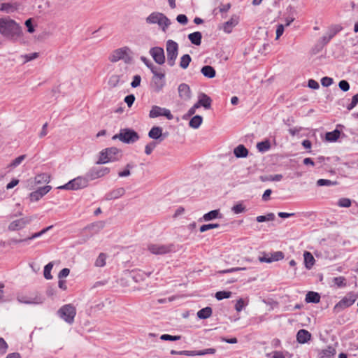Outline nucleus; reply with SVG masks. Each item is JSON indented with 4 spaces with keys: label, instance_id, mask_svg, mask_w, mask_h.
<instances>
[{
    "label": "nucleus",
    "instance_id": "1a4fd4ad",
    "mask_svg": "<svg viewBox=\"0 0 358 358\" xmlns=\"http://www.w3.org/2000/svg\"><path fill=\"white\" fill-rule=\"evenodd\" d=\"M89 180L90 179H88V178L77 177L69 181L68 183L59 187L58 188L69 190H77L87 187Z\"/></svg>",
    "mask_w": 358,
    "mask_h": 358
},
{
    "label": "nucleus",
    "instance_id": "412c9836",
    "mask_svg": "<svg viewBox=\"0 0 358 358\" xmlns=\"http://www.w3.org/2000/svg\"><path fill=\"white\" fill-rule=\"evenodd\" d=\"M178 94L181 99L187 101L191 97V90L188 85L182 83L178 88Z\"/></svg>",
    "mask_w": 358,
    "mask_h": 358
},
{
    "label": "nucleus",
    "instance_id": "f3484780",
    "mask_svg": "<svg viewBox=\"0 0 358 358\" xmlns=\"http://www.w3.org/2000/svg\"><path fill=\"white\" fill-rule=\"evenodd\" d=\"M17 300L20 303H27V304H41L43 303V298L36 294L35 296H28L24 295H19L17 296Z\"/></svg>",
    "mask_w": 358,
    "mask_h": 358
},
{
    "label": "nucleus",
    "instance_id": "f704fd0d",
    "mask_svg": "<svg viewBox=\"0 0 358 358\" xmlns=\"http://www.w3.org/2000/svg\"><path fill=\"white\" fill-rule=\"evenodd\" d=\"M320 300V296L317 292H308L306 296V301L308 303H318Z\"/></svg>",
    "mask_w": 358,
    "mask_h": 358
},
{
    "label": "nucleus",
    "instance_id": "0eeeda50",
    "mask_svg": "<svg viewBox=\"0 0 358 358\" xmlns=\"http://www.w3.org/2000/svg\"><path fill=\"white\" fill-rule=\"evenodd\" d=\"M113 138H118L122 142L126 143H132L138 140L139 136L134 130L129 129H122L120 130V133L115 135Z\"/></svg>",
    "mask_w": 358,
    "mask_h": 358
},
{
    "label": "nucleus",
    "instance_id": "c03bdc74",
    "mask_svg": "<svg viewBox=\"0 0 358 358\" xmlns=\"http://www.w3.org/2000/svg\"><path fill=\"white\" fill-rule=\"evenodd\" d=\"M231 296V292L229 291H219L215 294V298L217 300H222L224 299H228Z\"/></svg>",
    "mask_w": 358,
    "mask_h": 358
},
{
    "label": "nucleus",
    "instance_id": "a19ab883",
    "mask_svg": "<svg viewBox=\"0 0 358 358\" xmlns=\"http://www.w3.org/2000/svg\"><path fill=\"white\" fill-rule=\"evenodd\" d=\"M257 148L259 152H266L270 149L271 144L268 141H264L258 143Z\"/></svg>",
    "mask_w": 358,
    "mask_h": 358
},
{
    "label": "nucleus",
    "instance_id": "3c124183",
    "mask_svg": "<svg viewBox=\"0 0 358 358\" xmlns=\"http://www.w3.org/2000/svg\"><path fill=\"white\" fill-rule=\"evenodd\" d=\"M25 26L27 28V31L29 33H34L35 31V29L33 24V20L31 18L27 19L24 22Z\"/></svg>",
    "mask_w": 358,
    "mask_h": 358
},
{
    "label": "nucleus",
    "instance_id": "4c0bfd02",
    "mask_svg": "<svg viewBox=\"0 0 358 358\" xmlns=\"http://www.w3.org/2000/svg\"><path fill=\"white\" fill-rule=\"evenodd\" d=\"M125 193V189L122 187L117 188L116 189L113 190L109 194L108 198L112 199H117Z\"/></svg>",
    "mask_w": 358,
    "mask_h": 358
},
{
    "label": "nucleus",
    "instance_id": "c85d7f7f",
    "mask_svg": "<svg viewBox=\"0 0 358 358\" xmlns=\"http://www.w3.org/2000/svg\"><path fill=\"white\" fill-rule=\"evenodd\" d=\"M17 9V6L16 3H3L1 4L0 10L3 12H6L7 13H10L14 12Z\"/></svg>",
    "mask_w": 358,
    "mask_h": 358
},
{
    "label": "nucleus",
    "instance_id": "c9c22d12",
    "mask_svg": "<svg viewBox=\"0 0 358 358\" xmlns=\"http://www.w3.org/2000/svg\"><path fill=\"white\" fill-rule=\"evenodd\" d=\"M203 118L201 115L194 116L189 121V125L193 129H198L202 124Z\"/></svg>",
    "mask_w": 358,
    "mask_h": 358
},
{
    "label": "nucleus",
    "instance_id": "4468645a",
    "mask_svg": "<svg viewBox=\"0 0 358 358\" xmlns=\"http://www.w3.org/2000/svg\"><path fill=\"white\" fill-rule=\"evenodd\" d=\"M110 172V169L108 167H94L87 173V178L92 180L101 178Z\"/></svg>",
    "mask_w": 358,
    "mask_h": 358
},
{
    "label": "nucleus",
    "instance_id": "cd10ccee",
    "mask_svg": "<svg viewBox=\"0 0 358 358\" xmlns=\"http://www.w3.org/2000/svg\"><path fill=\"white\" fill-rule=\"evenodd\" d=\"M341 136V131L335 129L333 131L327 132L325 134V139L329 142H336Z\"/></svg>",
    "mask_w": 358,
    "mask_h": 358
},
{
    "label": "nucleus",
    "instance_id": "e2e57ef3",
    "mask_svg": "<svg viewBox=\"0 0 358 358\" xmlns=\"http://www.w3.org/2000/svg\"><path fill=\"white\" fill-rule=\"evenodd\" d=\"M141 81V78L140 76L136 75L134 77L133 80L131 83L132 87H137L140 85Z\"/></svg>",
    "mask_w": 358,
    "mask_h": 358
},
{
    "label": "nucleus",
    "instance_id": "de8ad7c7",
    "mask_svg": "<svg viewBox=\"0 0 358 358\" xmlns=\"http://www.w3.org/2000/svg\"><path fill=\"white\" fill-rule=\"evenodd\" d=\"M219 227H220L219 224H203L200 227L199 231H200V232H205V231L212 229L218 228Z\"/></svg>",
    "mask_w": 358,
    "mask_h": 358
},
{
    "label": "nucleus",
    "instance_id": "774afa93",
    "mask_svg": "<svg viewBox=\"0 0 358 358\" xmlns=\"http://www.w3.org/2000/svg\"><path fill=\"white\" fill-rule=\"evenodd\" d=\"M70 273V270L67 268H64L60 271L59 273L58 277L59 278H66L67 277Z\"/></svg>",
    "mask_w": 358,
    "mask_h": 358
},
{
    "label": "nucleus",
    "instance_id": "7ed1b4c3",
    "mask_svg": "<svg viewBox=\"0 0 358 358\" xmlns=\"http://www.w3.org/2000/svg\"><path fill=\"white\" fill-rule=\"evenodd\" d=\"M131 55L132 52L131 49L127 46H124L113 51L110 55L108 59L112 62H115L122 59L126 64H131L133 62Z\"/></svg>",
    "mask_w": 358,
    "mask_h": 358
},
{
    "label": "nucleus",
    "instance_id": "20e7f679",
    "mask_svg": "<svg viewBox=\"0 0 358 358\" xmlns=\"http://www.w3.org/2000/svg\"><path fill=\"white\" fill-rule=\"evenodd\" d=\"M121 157L120 151L116 148L112 147L102 150L99 153L98 164H106L115 162Z\"/></svg>",
    "mask_w": 358,
    "mask_h": 358
},
{
    "label": "nucleus",
    "instance_id": "338daca9",
    "mask_svg": "<svg viewBox=\"0 0 358 358\" xmlns=\"http://www.w3.org/2000/svg\"><path fill=\"white\" fill-rule=\"evenodd\" d=\"M308 86L310 88L313 89V90H317L320 87L319 83L317 81H315V80H313V79H310L308 80Z\"/></svg>",
    "mask_w": 358,
    "mask_h": 358
},
{
    "label": "nucleus",
    "instance_id": "6e6552de",
    "mask_svg": "<svg viewBox=\"0 0 358 358\" xmlns=\"http://www.w3.org/2000/svg\"><path fill=\"white\" fill-rule=\"evenodd\" d=\"M148 250L153 255H163L174 251V245H163L159 243H151L148 245Z\"/></svg>",
    "mask_w": 358,
    "mask_h": 358
},
{
    "label": "nucleus",
    "instance_id": "37998d69",
    "mask_svg": "<svg viewBox=\"0 0 358 358\" xmlns=\"http://www.w3.org/2000/svg\"><path fill=\"white\" fill-rule=\"evenodd\" d=\"M333 282L338 287L346 286V279L343 276L334 278Z\"/></svg>",
    "mask_w": 358,
    "mask_h": 358
},
{
    "label": "nucleus",
    "instance_id": "b1692460",
    "mask_svg": "<svg viewBox=\"0 0 358 358\" xmlns=\"http://www.w3.org/2000/svg\"><path fill=\"white\" fill-rule=\"evenodd\" d=\"M311 334L306 329H300L296 334V340L299 343H306L310 340Z\"/></svg>",
    "mask_w": 358,
    "mask_h": 358
},
{
    "label": "nucleus",
    "instance_id": "ea45409f",
    "mask_svg": "<svg viewBox=\"0 0 358 358\" xmlns=\"http://www.w3.org/2000/svg\"><path fill=\"white\" fill-rule=\"evenodd\" d=\"M160 18V24L158 25L162 27L164 31H165L168 27L171 24V20L163 13L162 17Z\"/></svg>",
    "mask_w": 358,
    "mask_h": 358
},
{
    "label": "nucleus",
    "instance_id": "9b49d317",
    "mask_svg": "<svg viewBox=\"0 0 358 358\" xmlns=\"http://www.w3.org/2000/svg\"><path fill=\"white\" fill-rule=\"evenodd\" d=\"M32 217H24L11 221L8 226V230L10 231H17L23 229L25 227L32 221Z\"/></svg>",
    "mask_w": 358,
    "mask_h": 358
},
{
    "label": "nucleus",
    "instance_id": "5fc2aeb1",
    "mask_svg": "<svg viewBox=\"0 0 358 358\" xmlns=\"http://www.w3.org/2000/svg\"><path fill=\"white\" fill-rule=\"evenodd\" d=\"M160 338L164 341H175L180 339V336H171L169 334H163L161 336Z\"/></svg>",
    "mask_w": 358,
    "mask_h": 358
},
{
    "label": "nucleus",
    "instance_id": "c756f323",
    "mask_svg": "<svg viewBox=\"0 0 358 358\" xmlns=\"http://www.w3.org/2000/svg\"><path fill=\"white\" fill-rule=\"evenodd\" d=\"M236 157H245L248 156V150L243 145H238L234 150Z\"/></svg>",
    "mask_w": 358,
    "mask_h": 358
},
{
    "label": "nucleus",
    "instance_id": "864d4df0",
    "mask_svg": "<svg viewBox=\"0 0 358 358\" xmlns=\"http://www.w3.org/2000/svg\"><path fill=\"white\" fill-rule=\"evenodd\" d=\"M338 205L340 207L348 208L351 206V201L347 198H342L338 201Z\"/></svg>",
    "mask_w": 358,
    "mask_h": 358
},
{
    "label": "nucleus",
    "instance_id": "58836bf2",
    "mask_svg": "<svg viewBox=\"0 0 358 358\" xmlns=\"http://www.w3.org/2000/svg\"><path fill=\"white\" fill-rule=\"evenodd\" d=\"M106 255L105 253H100L95 261L94 265L97 267H103L106 265Z\"/></svg>",
    "mask_w": 358,
    "mask_h": 358
},
{
    "label": "nucleus",
    "instance_id": "13d9d810",
    "mask_svg": "<svg viewBox=\"0 0 358 358\" xmlns=\"http://www.w3.org/2000/svg\"><path fill=\"white\" fill-rule=\"evenodd\" d=\"M176 20L181 24H186L188 22L187 17L184 14H180L177 16Z\"/></svg>",
    "mask_w": 358,
    "mask_h": 358
},
{
    "label": "nucleus",
    "instance_id": "4d7b16f0",
    "mask_svg": "<svg viewBox=\"0 0 358 358\" xmlns=\"http://www.w3.org/2000/svg\"><path fill=\"white\" fill-rule=\"evenodd\" d=\"M358 103V93L352 96L351 103L347 106V109L350 110Z\"/></svg>",
    "mask_w": 358,
    "mask_h": 358
},
{
    "label": "nucleus",
    "instance_id": "49530a36",
    "mask_svg": "<svg viewBox=\"0 0 358 358\" xmlns=\"http://www.w3.org/2000/svg\"><path fill=\"white\" fill-rule=\"evenodd\" d=\"M201 72L208 78H214L216 74L215 69H201Z\"/></svg>",
    "mask_w": 358,
    "mask_h": 358
},
{
    "label": "nucleus",
    "instance_id": "603ef678",
    "mask_svg": "<svg viewBox=\"0 0 358 358\" xmlns=\"http://www.w3.org/2000/svg\"><path fill=\"white\" fill-rule=\"evenodd\" d=\"M157 143L155 142H151L145 145V152L146 155H149L152 153L153 150L156 148Z\"/></svg>",
    "mask_w": 358,
    "mask_h": 358
},
{
    "label": "nucleus",
    "instance_id": "9d476101",
    "mask_svg": "<svg viewBox=\"0 0 358 358\" xmlns=\"http://www.w3.org/2000/svg\"><path fill=\"white\" fill-rule=\"evenodd\" d=\"M178 52V45L173 40L166 42L167 64L173 66L177 58Z\"/></svg>",
    "mask_w": 358,
    "mask_h": 358
},
{
    "label": "nucleus",
    "instance_id": "a18cd8bd",
    "mask_svg": "<svg viewBox=\"0 0 358 358\" xmlns=\"http://www.w3.org/2000/svg\"><path fill=\"white\" fill-rule=\"evenodd\" d=\"M191 62V57L188 54L182 56L180 62V67H188Z\"/></svg>",
    "mask_w": 358,
    "mask_h": 358
},
{
    "label": "nucleus",
    "instance_id": "72a5a7b5",
    "mask_svg": "<svg viewBox=\"0 0 358 358\" xmlns=\"http://www.w3.org/2000/svg\"><path fill=\"white\" fill-rule=\"evenodd\" d=\"M212 313L210 307H206L197 312V317L200 319H207L211 316Z\"/></svg>",
    "mask_w": 358,
    "mask_h": 358
},
{
    "label": "nucleus",
    "instance_id": "5701e85b",
    "mask_svg": "<svg viewBox=\"0 0 358 358\" xmlns=\"http://www.w3.org/2000/svg\"><path fill=\"white\" fill-rule=\"evenodd\" d=\"M336 353V349L332 346H327L326 348L319 351L318 358H332Z\"/></svg>",
    "mask_w": 358,
    "mask_h": 358
},
{
    "label": "nucleus",
    "instance_id": "393cba45",
    "mask_svg": "<svg viewBox=\"0 0 358 358\" xmlns=\"http://www.w3.org/2000/svg\"><path fill=\"white\" fill-rule=\"evenodd\" d=\"M198 102L199 104L204 107L206 109H209L211 106L212 99L210 96L204 93H201L198 96Z\"/></svg>",
    "mask_w": 358,
    "mask_h": 358
},
{
    "label": "nucleus",
    "instance_id": "6e6d98bb",
    "mask_svg": "<svg viewBox=\"0 0 358 358\" xmlns=\"http://www.w3.org/2000/svg\"><path fill=\"white\" fill-rule=\"evenodd\" d=\"M8 349V344L3 338H0V355L5 354Z\"/></svg>",
    "mask_w": 358,
    "mask_h": 358
},
{
    "label": "nucleus",
    "instance_id": "4be33fe9",
    "mask_svg": "<svg viewBox=\"0 0 358 358\" xmlns=\"http://www.w3.org/2000/svg\"><path fill=\"white\" fill-rule=\"evenodd\" d=\"M238 21L239 17L238 15H232L231 17L223 24L224 31L227 34L231 33L232 29L238 24Z\"/></svg>",
    "mask_w": 358,
    "mask_h": 358
},
{
    "label": "nucleus",
    "instance_id": "39448f33",
    "mask_svg": "<svg viewBox=\"0 0 358 358\" xmlns=\"http://www.w3.org/2000/svg\"><path fill=\"white\" fill-rule=\"evenodd\" d=\"M358 299V294L350 292L340 300L334 307L335 313H339L343 310L351 306Z\"/></svg>",
    "mask_w": 358,
    "mask_h": 358
},
{
    "label": "nucleus",
    "instance_id": "bb28decb",
    "mask_svg": "<svg viewBox=\"0 0 358 358\" xmlns=\"http://www.w3.org/2000/svg\"><path fill=\"white\" fill-rule=\"evenodd\" d=\"M188 38L191 43L195 45H200L201 43L202 34L200 31H195L188 35Z\"/></svg>",
    "mask_w": 358,
    "mask_h": 358
},
{
    "label": "nucleus",
    "instance_id": "e433bc0d",
    "mask_svg": "<svg viewBox=\"0 0 358 358\" xmlns=\"http://www.w3.org/2000/svg\"><path fill=\"white\" fill-rule=\"evenodd\" d=\"M35 180L37 184L48 183L50 181V176L48 173H40L35 177Z\"/></svg>",
    "mask_w": 358,
    "mask_h": 358
},
{
    "label": "nucleus",
    "instance_id": "f8f14e48",
    "mask_svg": "<svg viewBox=\"0 0 358 358\" xmlns=\"http://www.w3.org/2000/svg\"><path fill=\"white\" fill-rule=\"evenodd\" d=\"M341 30L342 27L338 24L330 27L327 34L319 41V45H321V48L327 45Z\"/></svg>",
    "mask_w": 358,
    "mask_h": 358
},
{
    "label": "nucleus",
    "instance_id": "bf43d9fd",
    "mask_svg": "<svg viewBox=\"0 0 358 358\" xmlns=\"http://www.w3.org/2000/svg\"><path fill=\"white\" fill-rule=\"evenodd\" d=\"M340 89L344 92H347L350 89V85L346 80H341L338 83Z\"/></svg>",
    "mask_w": 358,
    "mask_h": 358
},
{
    "label": "nucleus",
    "instance_id": "ddd939ff",
    "mask_svg": "<svg viewBox=\"0 0 358 358\" xmlns=\"http://www.w3.org/2000/svg\"><path fill=\"white\" fill-rule=\"evenodd\" d=\"M150 117L155 118L159 116H164L168 120H172L173 118V115L171 113V111L169 109L165 108H161L157 106H152V109L150 111L149 114Z\"/></svg>",
    "mask_w": 358,
    "mask_h": 358
},
{
    "label": "nucleus",
    "instance_id": "a878e982",
    "mask_svg": "<svg viewBox=\"0 0 358 358\" xmlns=\"http://www.w3.org/2000/svg\"><path fill=\"white\" fill-rule=\"evenodd\" d=\"M162 17V13L159 12H153L146 17V22L148 24H160V17Z\"/></svg>",
    "mask_w": 358,
    "mask_h": 358
},
{
    "label": "nucleus",
    "instance_id": "2eb2a0df",
    "mask_svg": "<svg viewBox=\"0 0 358 358\" xmlns=\"http://www.w3.org/2000/svg\"><path fill=\"white\" fill-rule=\"evenodd\" d=\"M150 54L155 60V62L162 65L165 62V55L164 51L162 48L160 47H154L150 50Z\"/></svg>",
    "mask_w": 358,
    "mask_h": 358
},
{
    "label": "nucleus",
    "instance_id": "7c9ffc66",
    "mask_svg": "<svg viewBox=\"0 0 358 358\" xmlns=\"http://www.w3.org/2000/svg\"><path fill=\"white\" fill-rule=\"evenodd\" d=\"M218 217H221L220 210H211V211L204 214L203 215L202 219L204 221L208 222V221H210V220H214V219H216Z\"/></svg>",
    "mask_w": 358,
    "mask_h": 358
},
{
    "label": "nucleus",
    "instance_id": "aec40b11",
    "mask_svg": "<svg viewBox=\"0 0 358 358\" xmlns=\"http://www.w3.org/2000/svg\"><path fill=\"white\" fill-rule=\"evenodd\" d=\"M216 350L215 348H208L203 350H182L180 351V355H187V356H196V355H205L207 354H215Z\"/></svg>",
    "mask_w": 358,
    "mask_h": 358
},
{
    "label": "nucleus",
    "instance_id": "79ce46f5",
    "mask_svg": "<svg viewBox=\"0 0 358 358\" xmlns=\"http://www.w3.org/2000/svg\"><path fill=\"white\" fill-rule=\"evenodd\" d=\"M52 268H53L52 262H50L47 265L45 266L44 271H43V275H44L45 278H46L48 280L52 278V276L51 275V271H52Z\"/></svg>",
    "mask_w": 358,
    "mask_h": 358
},
{
    "label": "nucleus",
    "instance_id": "09e8293b",
    "mask_svg": "<svg viewBox=\"0 0 358 358\" xmlns=\"http://www.w3.org/2000/svg\"><path fill=\"white\" fill-rule=\"evenodd\" d=\"M120 82V76L117 75L112 76L108 80V85L110 87H116Z\"/></svg>",
    "mask_w": 358,
    "mask_h": 358
},
{
    "label": "nucleus",
    "instance_id": "69168bd1",
    "mask_svg": "<svg viewBox=\"0 0 358 358\" xmlns=\"http://www.w3.org/2000/svg\"><path fill=\"white\" fill-rule=\"evenodd\" d=\"M24 158H25V155L19 156L18 157H17L12 162V163L10 164V166H18L19 164H20L22 163V162L24 159Z\"/></svg>",
    "mask_w": 358,
    "mask_h": 358
},
{
    "label": "nucleus",
    "instance_id": "dca6fc26",
    "mask_svg": "<svg viewBox=\"0 0 358 358\" xmlns=\"http://www.w3.org/2000/svg\"><path fill=\"white\" fill-rule=\"evenodd\" d=\"M51 189H52V187L50 185H46V186L38 188L37 190L30 193V194H29L30 201L32 202L38 201L44 195H45L47 193H48Z\"/></svg>",
    "mask_w": 358,
    "mask_h": 358
},
{
    "label": "nucleus",
    "instance_id": "2f4dec72",
    "mask_svg": "<svg viewBox=\"0 0 358 358\" xmlns=\"http://www.w3.org/2000/svg\"><path fill=\"white\" fill-rule=\"evenodd\" d=\"M150 138L157 140L162 136V129L159 127H153L148 133Z\"/></svg>",
    "mask_w": 358,
    "mask_h": 358
},
{
    "label": "nucleus",
    "instance_id": "0e129e2a",
    "mask_svg": "<svg viewBox=\"0 0 358 358\" xmlns=\"http://www.w3.org/2000/svg\"><path fill=\"white\" fill-rule=\"evenodd\" d=\"M245 306L244 301L242 299H240L237 301L235 305V309L237 312H241L243 307Z\"/></svg>",
    "mask_w": 358,
    "mask_h": 358
},
{
    "label": "nucleus",
    "instance_id": "423d86ee",
    "mask_svg": "<svg viewBox=\"0 0 358 358\" xmlns=\"http://www.w3.org/2000/svg\"><path fill=\"white\" fill-rule=\"evenodd\" d=\"M57 313L66 322L72 324L74 322V318L76 315V309L72 304H66L58 310Z\"/></svg>",
    "mask_w": 358,
    "mask_h": 358
},
{
    "label": "nucleus",
    "instance_id": "f257e3e1",
    "mask_svg": "<svg viewBox=\"0 0 358 358\" xmlns=\"http://www.w3.org/2000/svg\"><path fill=\"white\" fill-rule=\"evenodd\" d=\"M0 34L13 41H19L23 36L22 27L9 17L0 18Z\"/></svg>",
    "mask_w": 358,
    "mask_h": 358
},
{
    "label": "nucleus",
    "instance_id": "a211bd4d",
    "mask_svg": "<svg viewBox=\"0 0 358 358\" xmlns=\"http://www.w3.org/2000/svg\"><path fill=\"white\" fill-rule=\"evenodd\" d=\"M284 257L285 256L282 252L277 251L270 255H266L264 257H259V261L261 262L271 263L273 262L281 260L284 258Z\"/></svg>",
    "mask_w": 358,
    "mask_h": 358
},
{
    "label": "nucleus",
    "instance_id": "052dcab7",
    "mask_svg": "<svg viewBox=\"0 0 358 358\" xmlns=\"http://www.w3.org/2000/svg\"><path fill=\"white\" fill-rule=\"evenodd\" d=\"M321 83L324 87H329L333 83V79L329 77H324L321 80Z\"/></svg>",
    "mask_w": 358,
    "mask_h": 358
},
{
    "label": "nucleus",
    "instance_id": "680f3d73",
    "mask_svg": "<svg viewBox=\"0 0 358 358\" xmlns=\"http://www.w3.org/2000/svg\"><path fill=\"white\" fill-rule=\"evenodd\" d=\"M135 101V96L133 94L127 95L124 98V101L129 107H131Z\"/></svg>",
    "mask_w": 358,
    "mask_h": 358
},
{
    "label": "nucleus",
    "instance_id": "6ab92c4d",
    "mask_svg": "<svg viewBox=\"0 0 358 358\" xmlns=\"http://www.w3.org/2000/svg\"><path fill=\"white\" fill-rule=\"evenodd\" d=\"M52 228V226L51 225V226H49V227H48L46 228L43 229L41 231H40L38 232L33 234L30 236H27V237H25L24 238H22V239L13 238V239H11L10 241L13 243L17 244V243H22V242L33 240V239H35L36 238H38V237L41 236L42 235L45 234L48 231H49Z\"/></svg>",
    "mask_w": 358,
    "mask_h": 358
},
{
    "label": "nucleus",
    "instance_id": "473e14b6",
    "mask_svg": "<svg viewBox=\"0 0 358 358\" xmlns=\"http://www.w3.org/2000/svg\"><path fill=\"white\" fill-rule=\"evenodd\" d=\"M305 266L307 268L310 269L315 263V259L310 252H305L303 253Z\"/></svg>",
    "mask_w": 358,
    "mask_h": 358
},
{
    "label": "nucleus",
    "instance_id": "8fccbe9b",
    "mask_svg": "<svg viewBox=\"0 0 358 358\" xmlns=\"http://www.w3.org/2000/svg\"><path fill=\"white\" fill-rule=\"evenodd\" d=\"M336 182H333L330 180H327V179H319L317 181V185L318 186H331V185H335Z\"/></svg>",
    "mask_w": 358,
    "mask_h": 358
},
{
    "label": "nucleus",
    "instance_id": "f03ea898",
    "mask_svg": "<svg viewBox=\"0 0 358 358\" xmlns=\"http://www.w3.org/2000/svg\"><path fill=\"white\" fill-rule=\"evenodd\" d=\"M151 71L153 76L150 86L155 92H159L166 85V72L164 69H151Z\"/></svg>",
    "mask_w": 358,
    "mask_h": 358
}]
</instances>
